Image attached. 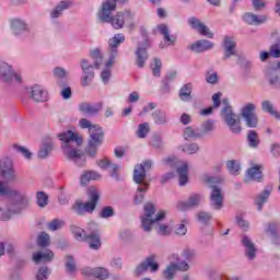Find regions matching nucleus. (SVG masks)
<instances>
[{"instance_id": "nucleus-30", "label": "nucleus", "mask_w": 280, "mask_h": 280, "mask_svg": "<svg viewBox=\"0 0 280 280\" xmlns=\"http://www.w3.org/2000/svg\"><path fill=\"white\" fill-rule=\"evenodd\" d=\"M267 19L266 15L258 16L254 13H245L243 15V21L248 23V25H261V23H266Z\"/></svg>"}, {"instance_id": "nucleus-59", "label": "nucleus", "mask_w": 280, "mask_h": 280, "mask_svg": "<svg viewBox=\"0 0 280 280\" xmlns=\"http://www.w3.org/2000/svg\"><path fill=\"white\" fill-rule=\"evenodd\" d=\"M261 108L265 113H269L271 115L275 112V105L271 101L265 100L261 102Z\"/></svg>"}, {"instance_id": "nucleus-64", "label": "nucleus", "mask_w": 280, "mask_h": 280, "mask_svg": "<svg viewBox=\"0 0 280 280\" xmlns=\"http://www.w3.org/2000/svg\"><path fill=\"white\" fill-rule=\"evenodd\" d=\"M270 56H272V58H280V46L279 44H273L270 48Z\"/></svg>"}, {"instance_id": "nucleus-62", "label": "nucleus", "mask_w": 280, "mask_h": 280, "mask_svg": "<svg viewBox=\"0 0 280 280\" xmlns=\"http://www.w3.org/2000/svg\"><path fill=\"white\" fill-rule=\"evenodd\" d=\"M101 79L104 84H108V81L110 80V67L106 66V69L101 72Z\"/></svg>"}, {"instance_id": "nucleus-33", "label": "nucleus", "mask_w": 280, "mask_h": 280, "mask_svg": "<svg viewBox=\"0 0 280 280\" xmlns=\"http://www.w3.org/2000/svg\"><path fill=\"white\" fill-rule=\"evenodd\" d=\"M102 175L95 171H85L80 177L81 185H88L91 180H100Z\"/></svg>"}, {"instance_id": "nucleus-13", "label": "nucleus", "mask_w": 280, "mask_h": 280, "mask_svg": "<svg viewBox=\"0 0 280 280\" xmlns=\"http://www.w3.org/2000/svg\"><path fill=\"white\" fill-rule=\"evenodd\" d=\"M223 60H229L230 58H237L240 60V55L237 54V42L234 37L225 36L223 38Z\"/></svg>"}, {"instance_id": "nucleus-14", "label": "nucleus", "mask_w": 280, "mask_h": 280, "mask_svg": "<svg viewBox=\"0 0 280 280\" xmlns=\"http://www.w3.org/2000/svg\"><path fill=\"white\" fill-rule=\"evenodd\" d=\"M0 80L2 82H12V80L21 82V75L14 72V69L8 62L0 61Z\"/></svg>"}, {"instance_id": "nucleus-35", "label": "nucleus", "mask_w": 280, "mask_h": 280, "mask_svg": "<svg viewBox=\"0 0 280 280\" xmlns=\"http://www.w3.org/2000/svg\"><path fill=\"white\" fill-rule=\"evenodd\" d=\"M191 91H194V84L186 83L179 90V98L182 102H189L191 101Z\"/></svg>"}, {"instance_id": "nucleus-36", "label": "nucleus", "mask_w": 280, "mask_h": 280, "mask_svg": "<svg viewBox=\"0 0 280 280\" xmlns=\"http://www.w3.org/2000/svg\"><path fill=\"white\" fill-rule=\"evenodd\" d=\"M72 5L71 1L63 0L61 1L56 9L51 12V19H58L62 15L63 10H69V7Z\"/></svg>"}, {"instance_id": "nucleus-58", "label": "nucleus", "mask_w": 280, "mask_h": 280, "mask_svg": "<svg viewBox=\"0 0 280 280\" xmlns=\"http://www.w3.org/2000/svg\"><path fill=\"white\" fill-rule=\"evenodd\" d=\"M158 235H161L162 237H167V235H172V228L160 224L158 228Z\"/></svg>"}, {"instance_id": "nucleus-29", "label": "nucleus", "mask_w": 280, "mask_h": 280, "mask_svg": "<svg viewBox=\"0 0 280 280\" xmlns=\"http://www.w3.org/2000/svg\"><path fill=\"white\" fill-rule=\"evenodd\" d=\"M11 30L15 36H20L23 32H30V26L23 20L11 21Z\"/></svg>"}, {"instance_id": "nucleus-55", "label": "nucleus", "mask_w": 280, "mask_h": 280, "mask_svg": "<svg viewBox=\"0 0 280 280\" xmlns=\"http://www.w3.org/2000/svg\"><path fill=\"white\" fill-rule=\"evenodd\" d=\"M200 135H198L196 131H194V128L191 127H186L184 130V139L186 141H189L190 139H198Z\"/></svg>"}, {"instance_id": "nucleus-40", "label": "nucleus", "mask_w": 280, "mask_h": 280, "mask_svg": "<svg viewBox=\"0 0 280 280\" xmlns=\"http://www.w3.org/2000/svg\"><path fill=\"white\" fill-rule=\"evenodd\" d=\"M180 149L185 154H196V152L200 150V147L198 145V143L191 142L180 145Z\"/></svg>"}, {"instance_id": "nucleus-39", "label": "nucleus", "mask_w": 280, "mask_h": 280, "mask_svg": "<svg viewBox=\"0 0 280 280\" xmlns=\"http://www.w3.org/2000/svg\"><path fill=\"white\" fill-rule=\"evenodd\" d=\"M150 133V124L143 122L138 126V130L136 132L139 139H145Z\"/></svg>"}, {"instance_id": "nucleus-9", "label": "nucleus", "mask_w": 280, "mask_h": 280, "mask_svg": "<svg viewBox=\"0 0 280 280\" xmlns=\"http://www.w3.org/2000/svg\"><path fill=\"white\" fill-rule=\"evenodd\" d=\"M0 178H2L4 183L16 180L14 164L12 163V159L8 156L0 158Z\"/></svg>"}, {"instance_id": "nucleus-38", "label": "nucleus", "mask_w": 280, "mask_h": 280, "mask_svg": "<svg viewBox=\"0 0 280 280\" xmlns=\"http://www.w3.org/2000/svg\"><path fill=\"white\" fill-rule=\"evenodd\" d=\"M50 242H51V237L49 236V234H47V232H40V234L37 237V245L40 248H47Z\"/></svg>"}, {"instance_id": "nucleus-56", "label": "nucleus", "mask_w": 280, "mask_h": 280, "mask_svg": "<svg viewBox=\"0 0 280 280\" xmlns=\"http://www.w3.org/2000/svg\"><path fill=\"white\" fill-rule=\"evenodd\" d=\"M161 67H163V63L161 62V59H154V62L151 63V69L153 71V75L159 78L161 75Z\"/></svg>"}, {"instance_id": "nucleus-47", "label": "nucleus", "mask_w": 280, "mask_h": 280, "mask_svg": "<svg viewBox=\"0 0 280 280\" xmlns=\"http://www.w3.org/2000/svg\"><path fill=\"white\" fill-rule=\"evenodd\" d=\"M211 218H213V215L211 214V212H207V211H199L197 214V220L201 223V224H209V222H211Z\"/></svg>"}, {"instance_id": "nucleus-43", "label": "nucleus", "mask_w": 280, "mask_h": 280, "mask_svg": "<svg viewBox=\"0 0 280 280\" xmlns=\"http://www.w3.org/2000/svg\"><path fill=\"white\" fill-rule=\"evenodd\" d=\"M48 231H60L65 226V221L60 219H54L46 224Z\"/></svg>"}, {"instance_id": "nucleus-27", "label": "nucleus", "mask_w": 280, "mask_h": 280, "mask_svg": "<svg viewBox=\"0 0 280 280\" xmlns=\"http://www.w3.org/2000/svg\"><path fill=\"white\" fill-rule=\"evenodd\" d=\"M269 84L273 86V89H280V75L279 70L275 68L267 69L265 73Z\"/></svg>"}, {"instance_id": "nucleus-18", "label": "nucleus", "mask_w": 280, "mask_h": 280, "mask_svg": "<svg viewBox=\"0 0 280 280\" xmlns=\"http://www.w3.org/2000/svg\"><path fill=\"white\" fill-rule=\"evenodd\" d=\"M148 47H150V42L148 38L144 39L142 45H139L136 50V65L140 69L145 67V62L148 61Z\"/></svg>"}, {"instance_id": "nucleus-49", "label": "nucleus", "mask_w": 280, "mask_h": 280, "mask_svg": "<svg viewBox=\"0 0 280 280\" xmlns=\"http://www.w3.org/2000/svg\"><path fill=\"white\" fill-rule=\"evenodd\" d=\"M215 130V124L213 120H207L201 124V131L203 135H208V132H213Z\"/></svg>"}, {"instance_id": "nucleus-32", "label": "nucleus", "mask_w": 280, "mask_h": 280, "mask_svg": "<svg viewBox=\"0 0 280 280\" xmlns=\"http://www.w3.org/2000/svg\"><path fill=\"white\" fill-rule=\"evenodd\" d=\"M51 259H54V252H51L49 249H47L44 253L37 252V253L33 254V261L35 264H40L42 261L49 262V261H51Z\"/></svg>"}, {"instance_id": "nucleus-50", "label": "nucleus", "mask_w": 280, "mask_h": 280, "mask_svg": "<svg viewBox=\"0 0 280 280\" xmlns=\"http://www.w3.org/2000/svg\"><path fill=\"white\" fill-rule=\"evenodd\" d=\"M81 69L83 71V73H95V71H94L95 65H92L86 59L81 60Z\"/></svg>"}, {"instance_id": "nucleus-26", "label": "nucleus", "mask_w": 280, "mask_h": 280, "mask_svg": "<svg viewBox=\"0 0 280 280\" xmlns=\"http://www.w3.org/2000/svg\"><path fill=\"white\" fill-rule=\"evenodd\" d=\"M213 43L208 39H201L194 44H191V51H196V54H202V51H209V49H213Z\"/></svg>"}, {"instance_id": "nucleus-4", "label": "nucleus", "mask_w": 280, "mask_h": 280, "mask_svg": "<svg viewBox=\"0 0 280 280\" xmlns=\"http://www.w3.org/2000/svg\"><path fill=\"white\" fill-rule=\"evenodd\" d=\"M152 170V160H145L141 164H137L133 170V183L138 185L133 197V205H141L145 200V192L150 189L152 179H147L148 172Z\"/></svg>"}, {"instance_id": "nucleus-11", "label": "nucleus", "mask_w": 280, "mask_h": 280, "mask_svg": "<svg viewBox=\"0 0 280 280\" xmlns=\"http://www.w3.org/2000/svg\"><path fill=\"white\" fill-rule=\"evenodd\" d=\"M122 43H126V36H124V34L121 33L114 35V37H112L108 40L110 52H109V58L105 63V67H113V65H115V60L117 59V56L119 54V50H117V47H119V45H121Z\"/></svg>"}, {"instance_id": "nucleus-10", "label": "nucleus", "mask_w": 280, "mask_h": 280, "mask_svg": "<svg viewBox=\"0 0 280 280\" xmlns=\"http://www.w3.org/2000/svg\"><path fill=\"white\" fill-rule=\"evenodd\" d=\"M257 109V105L253 103L245 104L241 109V117L244 119L247 128H257V124H259V118L255 110Z\"/></svg>"}, {"instance_id": "nucleus-31", "label": "nucleus", "mask_w": 280, "mask_h": 280, "mask_svg": "<svg viewBox=\"0 0 280 280\" xmlns=\"http://www.w3.org/2000/svg\"><path fill=\"white\" fill-rule=\"evenodd\" d=\"M85 242L90 244V248L93 250H100L102 247V241L100 240V231L92 232L85 238Z\"/></svg>"}, {"instance_id": "nucleus-12", "label": "nucleus", "mask_w": 280, "mask_h": 280, "mask_svg": "<svg viewBox=\"0 0 280 280\" xmlns=\"http://www.w3.org/2000/svg\"><path fill=\"white\" fill-rule=\"evenodd\" d=\"M205 201L202 194L192 192L186 201H178L176 203L177 211H189L190 209H198Z\"/></svg>"}, {"instance_id": "nucleus-52", "label": "nucleus", "mask_w": 280, "mask_h": 280, "mask_svg": "<svg viewBox=\"0 0 280 280\" xmlns=\"http://www.w3.org/2000/svg\"><path fill=\"white\" fill-rule=\"evenodd\" d=\"M84 75L81 78V86H90L91 82H93V78H95V72H83Z\"/></svg>"}, {"instance_id": "nucleus-37", "label": "nucleus", "mask_w": 280, "mask_h": 280, "mask_svg": "<svg viewBox=\"0 0 280 280\" xmlns=\"http://www.w3.org/2000/svg\"><path fill=\"white\" fill-rule=\"evenodd\" d=\"M247 143L249 145V148H259V133H257V131L255 130H249L247 132Z\"/></svg>"}, {"instance_id": "nucleus-34", "label": "nucleus", "mask_w": 280, "mask_h": 280, "mask_svg": "<svg viewBox=\"0 0 280 280\" xmlns=\"http://www.w3.org/2000/svg\"><path fill=\"white\" fill-rule=\"evenodd\" d=\"M152 118L154 120V124L158 126H165L170 121L167 118V113L163 109H156L152 113Z\"/></svg>"}, {"instance_id": "nucleus-1", "label": "nucleus", "mask_w": 280, "mask_h": 280, "mask_svg": "<svg viewBox=\"0 0 280 280\" xmlns=\"http://www.w3.org/2000/svg\"><path fill=\"white\" fill-rule=\"evenodd\" d=\"M128 0H106L102 4V11L98 14L100 21L102 23H110L114 30H124L126 23L132 25V19H135V13L130 11L117 12L112 16L113 12L117 10V3H126Z\"/></svg>"}, {"instance_id": "nucleus-19", "label": "nucleus", "mask_w": 280, "mask_h": 280, "mask_svg": "<svg viewBox=\"0 0 280 280\" xmlns=\"http://www.w3.org/2000/svg\"><path fill=\"white\" fill-rule=\"evenodd\" d=\"M241 243L245 248V257L248 261H255L257 258V246H255V243L246 235L242 237Z\"/></svg>"}, {"instance_id": "nucleus-6", "label": "nucleus", "mask_w": 280, "mask_h": 280, "mask_svg": "<svg viewBox=\"0 0 280 280\" xmlns=\"http://www.w3.org/2000/svg\"><path fill=\"white\" fill-rule=\"evenodd\" d=\"M101 192L95 187H91L88 191L89 200L84 203L82 201H77L72 206V211L77 215H86V213H93L97 209V202H100Z\"/></svg>"}, {"instance_id": "nucleus-61", "label": "nucleus", "mask_w": 280, "mask_h": 280, "mask_svg": "<svg viewBox=\"0 0 280 280\" xmlns=\"http://www.w3.org/2000/svg\"><path fill=\"white\" fill-rule=\"evenodd\" d=\"M188 24L190 25V27H192V30H197V32H199L201 26L203 25L202 22H200V20H198L197 18L188 19Z\"/></svg>"}, {"instance_id": "nucleus-54", "label": "nucleus", "mask_w": 280, "mask_h": 280, "mask_svg": "<svg viewBox=\"0 0 280 280\" xmlns=\"http://www.w3.org/2000/svg\"><path fill=\"white\" fill-rule=\"evenodd\" d=\"M66 270L67 272L73 273L75 272V260L73 259V256L68 255L66 257Z\"/></svg>"}, {"instance_id": "nucleus-42", "label": "nucleus", "mask_w": 280, "mask_h": 280, "mask_svg": "<svg viewBox=\"0 0 280 280\" xmlns=\"http://www.w3.org/2000/svg\"><path fill=\"white\" fill-rule=\"evenodd\" d=\"M176 264L172 262L170 266H167L165 268V270L163 271V278L166 280H172L174 279L175 275H176Z\"/></svg>"}, {"instance_id": "nucleus-41", "label": "nucleus", "mask_w": 280, "mask_h": 280, "mask_svg": "<svg viewBox=\"0 0 280 280\" xmlns=\"http://www.w3.org/2000/svg\"><path fill=\"white\" fill-rule=\"evenodd\" d=\"M36 202L38 207L43 209L49 203V197L47 196V194H45V191H38L36 195Z\"/></svg>"}, {"instance_id": "nucleus-22", "label": "nucleus", "mask_w": 280, "mask_h": 280, "mask_svg": "<svg viewBox=\"0 0 280 280\" xmlns=\"http://www.w3.org/2000/svg\"><path fill=\"white\" fill-rule=\"evenodd\" d=\"M262 168L264 166L261 165H255L248 168L244 182L248 183V180H255L256 183H261L264 179V174L261 173Z\"/></svg>"}, {"instance_id": "nucleus-60", "label": "nucleus", "mask_w": 280, "mask_h": 280, "mask_svg": "<svg viewBox=\"0 0 280 280\" xmlns=\"http://www.w3.org/2000/svg\"><path fill=\"white\" fill-rule=\"evenodd\" d=\"M182 257H184L186 261H194V257H196V252L194 249L186 248L183 250Z\"/></svg>"}, {"instance_id": "nucleus-16", "label": "nucleus", "mask_w": 280, "mask_h": 280, "mask_svg": "<svg viewBox=\"0 0 280 280\" xmlns=\"http://www.w3.org/2000/svg\"><path fill=\"white\" fill-rule=\"evenodd\" d=\"M150 268L152 272H156L159 270V264L156 262V256L151 255L147 257L142 262L139 264V266L136 268L135 273L137 277H141L143 272H147V270Z\"/></svg>"}, {"instance_id": "nucleus-21", "label": "nucleus", "mask_w": 280, "mask_h": 280, "mask_svg": "<svg viewBox=\"0 0 280 280\" xmlns=\"http://www.w3.org/2000/svg\"><path fill=\"white\" fill-rule=\"evenodd\" d=\"M104 107V104L102 102L91 104L89 102H83L79 104V110L80 113H84L85 115H97L100 110Z\"/></svg>"}, {"instance_id": "nucleus-28", "label": "nucleus", "mask_w": 280, "mask_h": 280, "mask_svg": "<svg viewBox=\"0 0 280 280\" xmlns=\"http://www.w3.org/2000/svg\"><path fill=\"white\" fill-rule=\"evenodd\" d=\"M177 174L180 187H185L189 182V164H187V162H183L182 165L177 167Z\"/></svg>"}, {"instance_id": "nucleus-57", "label": "nucleus", "mask_w": 280, "mask_h": 280, "mask_svg": "<svg viewBox=\"0 0 280 280\" xmlns=\"http://www.w3.org/2000/svg\"><path fill=\"white\" fill-rule=\"evenodd\" d=\"M152 147L155 148L156 150H163L165 143H163V138L161 137V135L153 136Z\"/></svg>"}, {"instance_id": "nucleus-8", "label": "nucleus", "mask_w": 280, "mask_h": 280, "mask_svg": "<svg viewBox=\"0 0 280 280\" xmlns=\"http://www.w3.org/2000/svg\"><path fill=\"white\" fill-rule=\"evenodd\" d=\"M222 117L233 135L242 132V122L240 116L233 112V107L226 104L222 109Z\"/></svg>"}, {"instance_id": "nucleus-5", "label": "nucleus", "mask_w": 280, "mask_h": 280, "mask_svg": "<svg viewBox=\"0 0 280 280\" xmlns=\"http://www.w3.org/2000/svg\"><path fill=\"white\" fill-rule=\"evenodd\" d=\"M79 126L82 129L89 130L90 140L85 152L89 154V156L94 159V156L97 154V148H100L104 141V130H102L100 125H93L91 120L86 118H82L79 121Z\"/></svg>"}, {"instance_id": "nucleus-2", "label": "nucleus", "mask_w": 280, "mask_h": 280, "mask_svg": "<svg viewBox=\"0 0 280 280\" xmlns=\"http://www.w3.org/2000/svg\"><path fill=\"white\" fill-rule=\"evenodd\" d=\"M0 196L10 198L11 205L8 210L0 208V220L8 221L12 218V213H21V211L30 207V197L23 190L8 188L4 182L0 180Z\"/></svg>"}, {"instance_id": "nucleus-17", "label": "nucleus", "mask_w": 280, "mask_h": 280, "mask_svg": "<svg viewBox=\"0 0 280 280\" xmlns=\"http://www.w3.org/2000/svg\"><path fill=\"white\" fill-rule=\"evenodd\" d=\"M158 31L164 38V43L160 44V49H165V47H174V45H176V35H170V27L166 24H159Z\"/></svg>"}, {"instance_id": "nucleus-7", "label": "nucleus", "mask_w": 280, "mask_h": 280, "mask_svg": "<svg viewBox=\"0 0 280 280\" xmlns=\"http://www.w3.org/2000/svg\"><path fill=\"white\" fill-rule=\"evenodd\" d=\"M165 218V211H160L156 214V207L148 202L144 205V214L141 217V224L143 231L150 232L152 231V224L156 222H161Z\"/></svg>"}, {"instance_id": "nucleus-23", "label": "nucleus", "mask_w": 280, "mask_h": 280, "mask_svg": "<svg viewBox=\"0 0 280 280\" xmlns=\"http://www.w3.org/2000/svg\"><path fill=\"white\" fill-rule=\"evenodd\" d=\"M51 152H54V140H51V138H45L42 142L37 156L38 159H47Z\"/></svg>"}, {"instance_id": "nucleus-63", "label": "nucleus", "mask_w": 280, "mask_h": 280, "mask_svg": "<svg viewBox=\"0 0 280 280\" xmlns=\"http://www.w3.org/2000/svg\"><path fill=\"white\" fill-rule=\"evenodd\" d=\"M54 75L59 80H62L67 78V70H65L63 68L57 67L54 69Z\"/></svg>"}, {"instance_id": "nucleus-15", "label": "nucleus", "mask_w": 280, "mask_h": 280, "mask_svg": "<svg viewBox=\"0 0 280 280\" xmlns=\"http://www.w3.org/2000/svg\"><path fill=\"white\" fill-rule=\"evenodd\" d=\"M210 194V206L215 211H220L224 207V192L219 186L212 185Z\"/></svg>"}, {"instance_id": "nucleus-24", "label": "nucleus", "mask_w": 280, "mask_h": 280, "mask_svg": "<svg viewBox=\"0 0 280 280\" xmlns=\"http://www.w3.org/2000/svg\"><path fill=\"white\" fill-rule=\"evenodd\" d=\"M270 194H272V189L266 187L261 192H259L255 197L254 205H256L258 211H261V209H264V205L268 202V199L270 198Z\"/></svg>"}, {"instance_id": "nucleus-20", "label": "nucleus", "mask_w": 280, "mask_h": 280, "mask_svg": "<svg viewBox=\"0 0 280 280\" xmlns=\"http://www.w3.org/2000/svg\"><path fill=\"white\" fill-rule=\"evenodd\" d=\"M82 275H84L85 277H95L96 279H101V280L108 279L109 277L108 269L104 267H95V268L85 267L82 269Z\"/></svg>"}, {"instance_id": "nucleus-46", "label": "nucleus", "mask_w": 280, "mask_h": 280, "mask_svg": "<svg viewBox=\"0 0 280 280\" xmlns=\"http://www.w3.org/2000/svg\"><path fill=\"white\" fill-rule=\"evenodd\" d=\"M71 231L75 237V240H78L79 242H85L88 235L84 233V230H82V228L79 226H72Z\"/></svg>"}, {"instance_id": "nucleus-48", "label": "nucleus", "mask_w": 280, "mask_h": 280, "mask_svg": "<svg viewBox=\"0 0 280 280\" xmlns=\"http://www.w3.org/2000/svg\"><path fill=\"white\" fill-rule=\"evenodd\" d=\"M13 150H16V152H20L24 159H27V161L32 160V152L25 147H21L19 144H13L12 145Z\"/></svg>"}, {"instance_id": "nucleus-51", "label": "nucleus", "mask_w": 280, "mask_h": 280, "mask_svg": "<svg viewBox=\"0 0 280 280\" xmlns=\"http://www.w3.org/2000/svg\"><path fill=\"white\" fill-rule=\"evenodd\" d=\"M226 167H228L230 174L236 175L240 172V163L235 160L228 161Z\"/></svg>"}, {"instance_id": "nucleus-53", "label": "nucleus", "mask_w": 280, "mask_h": 280, "mask_svg": "<svg viewBox=\"0 0 280 280\" xmlns=\"http://www.w3.org/2000/svg\"><path fill=\"white\" fill-rule=\"evenodd\" d=\"M49 275H51V271L49 270V268L48 267H42V268H39V270L36 275V279L37 280H48Z\"/></svg>"}, {"instance_id": "nucleus-25", "label": "nucleus", "mask_w": 280, "mask_h": 280, "mask_svg": "<svg viewBox=\"0 0 280 280\" xmlns=\"http://www.w3.org/2000/svg\"><path fill=\"white\" fill-rule=\"evenodd\" d=\"M30 97L33 102H47V92L36 84L31 88Z\"/></svg>"}, {"instance_id": "nucleus-3", "label": "nucleus", "mask_w": 280, "mask_h": 280, "mask_svg": "<svg viewBox=\"0 0 280 280\" xmlns=\"http://www.w3.org/2000/svg\"><path fill=\"white\" fill-rule=\"evenodd\" d=\"M58 137L60 141H62L61 148L66 159H68V161H73L78 167H84V165H86V156L84 155V152L78 149L82 145V139L71 130L59 133Z\"/></svg>"}, {"instance_id": "nucleus-44", "label": "nucleus", "mask_w": 280, "mask_h": 280, "mask_svg": "<svg viewBox=\"0 0 280 280\" xmlns=\"http://www.w3.org/2000/svg\"><path fill=\"white\" fill-rule=\"evenodd\" d=\"M90 57L94 60V67L100 69L102 65V51L98 48L90 51Z\"/></svg>"}, {"instance_id": "nucleus-45", "label": "nucleus", "mask_w": 280, "mask_h": 280, "mask_svg": "<svg viewBox=\"0 0 280 280\" xmlns=\"http://www.w3.org/2000/svg\"><path fill=\"white\" fill-rule=\"evenodd\" d=\"M114 215H115V208L110 206L103 207L100 212V218H103L104 220H108V218H114Z\"/></svg>"}]
</instances>
